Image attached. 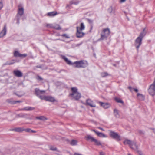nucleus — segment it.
<instances>
[{"label":"nucleus","mask_w":155,"mask_h":155,"mask_svg":"<svg viewBox=\"0 0 155 155\" xmlns=\"http://www.w3.org/2000/svg\"><path fill=\"white\" fill-rule=\"evenodd\" d=\"M112 65H113V66H114V67H118V66H117V65L116 64H112Z\"/></svg>","instance_id":"obj_49"},{"label":"nucleus","mask_w":155,"mask_h":155,"mask_svg":"<svg viewBox=\"0 0 155 155\" xmlns=\"http://www.w3.org/2000/svg\"><path fill=\"white\" fill-rule=\"evenodd\" d=\"M153 132L155 133V129H153Z\"/></svg>","instance_id":"obj_56"},{"label":"nucleus","mask_w":155,"mask_h":155,"mask_svg":"<svg viewBox=\"0 0 155 155\" xmlns=\"http://www.w3.org/2000/svg\"><path fill=\"white\" fill-rule=\"evenodd\" d=\"M31 132L35 133V131L32 130V131H31Z\"/></svg>","instance_id":"obj_59"},{"label":"nucleus","mask_w":155,"mask_h":155,"mask_svg":"<svg viewBox=\"0 0 155 155\" xmlns=\"http://www.w3.org/2000/svg\"><path fill=\"white\" fill-rule=\"evenodd\" d=\"M22 102V101H13V104H16L18 103H21Z\"/></svg>","instance_id":"obj_45"},{"label":"nucleus","mask_w":155,"mask_h":155,"mask_svg":"<svg viewBox=\"0 0 155 155\" xmlns=\"http://www.w3.org/2000/svg\"><path fill=\"white\" fill-rule=\"evenodd\" d=\"M113 9L112 7H110L108 9V11L110 13H112L113 12Z\"/></svg>","instance_id":"obj_41"},{"label":"nucleus","mask_w":155,"mask_h":155,"mask_svg":"<svg viewBox=\"0 0 155 155\" xmlns=\"http://www.w3.org/2000/svg\"><path fill=\"white\" fill-rule=\"evenodd\" d=\"M13 130L17 132H21L24 130V129H23L19 127L15 128L13 129Z\"/></svg>","instance_id":"obj_24"},{"label":"nucleus","mask_w":155,"mask_h":155,"mask_svg":"<svg viewBox=\"0 0 155 155\" xmlns=\"http://www.w3.org/2000/svg\"><path fill=\"white\" fill-rule=\"evenodd\" d=\"M93 131L98 136L101 137H106L107 136L102 133L99 132L94 130H93Z\"/></svg>","instance_id":"obj_14"},{"label":"nucleus","mask_w":155,"mask_h":155,"mask_svg":"<svg viewBox=\"0 0 155 155\" xmlns=\"http://www.w3.org/2000/svg\"><path fill=\"white\" fill-rule=\"evenodd\" d=\"M126 0H120V2H124Z\"/></svg>","instance_id":"obj_54"},{"label":"nucleus","mask_w":155,"mask_h":155,"mask_svg":"<svg viewBox=\"0 0 155 155\" xmlns=\"http://www.w3.org/2000/svg\"><path fill=\"white\" fill-rule=\"evenodd\" d=\"M24 130H25L27 132H31V131H32V130L28 128L26 129H24Z\"/></svg>","instance_id":"obj_46"},{"label":"nucleus","mask_w":155,"mask_h":155,"mask_svg":"<svg viewBox=\"0 0 155 155\" xmlns=\"http://www.w3.org/2000/svg\"><path fill=\"white\" fill-rule=\"evenodd\" d=\"M78 3H79V2H72V4H74L75 5H77V4H78Z\"/></svg>","instance_id":"obj_47"},{"label":"nucleus","mask_w":155,"mask_h":155,"mask_svg":"<svg viewBox=\"0 0 155 155\" xmlns=\"http://www.w3.org/2000/svg\"><path fill=\"white\" fill-rule=\"evenodd\" d=\"M20 54L18 51H15L14 52V55L15 57H20Z\"/></svg>","instance_id":"obj_30"},{"label":"nucleus","mask_w":155,"mask_h":155,"mask_svg":"<svg viewBox=\"0 0 155 155\" xmlns=\"http://www.w3.org/2000/svg\"><path fill=\"white\" fill-rule=\"evenodd\" d=\"M14 63H15V62H7L6 63H5L4 64V65H11L13 64Z\"/></svg>","instance_id":"obj_37"},{"label":"nucleus","mask_w":155,"mask_h":155,"mask_svg":"<svg viewBox=\"0 0 155 155\" xmlns=\"http://www.w3.org/2000/svg\"><path fill=\"white\" fill-rule=\"evenodd\" d=\"M61 36L63 37L66 38H70V37L68 35L66 34H63L61 35Z\"/></svg>","instance_id":"obj_35"},{"label":"nucleus","mask_w":155,"mask_h":155,"mask_svg":"<svg viewBox=\"0 0 155 155\" xmlns=\"http://www.w3.org/2000/svg\"><path fill=\"white\" fill-rule=\"evenodd\" d=\"M15 94L17 96H18L19 97H21V95H19L18 94H17L16 93H15Z\"/></svg>","instance_id":"obj_52"},{"label":"nucleus","mask_w":155,"mask_h":155,"mask_svg":"<svg viewBox=\"0 0 155 155\" xmlns=\"http://www.w3.org/2000/svg\"><path fill=\"white\" fill-rule=\"evenodd\" d=\"M138 132L141 135L143 134H144V131L140 130H139Z\"/></svg>","instance_id":"obj_42"},{"label":"nucleus","mask_w":155,"mask_h":155,"mask_svg":"<svg viewBox=\"0 0 155 155\" xmlns=\"http://www.w3.org/2000/svg\"><path fill=\"white\" fill-rule=\"evenodd\" d=\"M53 28L57 30H59L61 29V28L59 25L57 24H53Z\"/></svg>","instance_id":"obj_19"},{"label":"nucleus","mask_w":155,"mask_h":155,"mask_svg":"<svg viewBox=\"0 0 155 155\" xmlns=\"http://www.w3.org/2000/svg\"><path fill=\"white\" fill-rule=\"evenodd\" d=\"M146 31H145V29L144 28L143 29V31L141 32L139 37H138L137 39H142L144 36L145 35Z\"/></svg>","instance_id":"obj_17"},{"label":"nucleus","mask_w":155,"mask_h":155,"mask_svg":"<svg viewBox=\"0 0 155 155\" xmlns=\"http://www.w3.org/2000/svg\"><path fill=\"white\" fill-rule=\"evenodd\" d=\"M14 75L17 77H21L23 76L22 73L18 70H15L13 71Z\"/></svg>","instance_id":"obj_9"},{"label":"nucleus","mask_w":155,"mask_h":155,"mask_svg":"<svg viewBox=\"0 0 155 155\" xmlns=\"http://www.w3.org/2000/svg\"><path fill=\"white\" fill-rule=\"evenodd\" d=\"M98 103L101 106L105 109L108 108L110 107L109 104L107 103H105L101 102H99Z\"/></svg>","instance_id":"obj_16"},{"label":"nucleus","mask_w":155,"mask_h":155,"mask_svg":"<svg viewBox=\"0 0 155 155\" xmlns=\"http://www.w3.org/2000/svg\"><path fill=\"white\" fill-rule=\"evenodd\" d=\"M37 67L38 68H41V66H37Z\"/></svg>","instance_id":"obj_60"},{"label":"nucleus","mask_w":155,"mask_h":155,"mask_svg":"<svg viewBox=\"0 0 155 155\" xmlns=\"http://www.w3.org/2000/svg\"><path fill=\"white\" fill-rule=\"evenodd\" d=\"M93 142L94 143V144L97 146H101L102 145L100 141L96 139H95Z\"/></svg>","instance_id":"obj_22"},{"label":"nucleus","mask_w":155,"mask_h":155,"mask_svg":"<svg viewBox=\"0 0 155 155\" xmlns=\"http://www.w3.org/2000/svg\"><path fill=\"white\" fill-rule=\"evenodd\" d=\"M62 58L68 64L73 65V67L75 68H84L87 67L88 65L87 62L86 61H77L72 63L70 61L68 60L65 56L62 55Z\"/></svg>","instance_id":"obj_1"},{"label":"nucleus","mask_w":155,"mask_h":155,"mask_svg":"<svg viewBox=\"0 0 155 155\" xmlns=\"http://www.w3.org/2000/svg\"><path fill=\"white\" fill-rule=\"evenodd\" d=\"M92 111L94 113V112H95V110H94V109H93L92 110Z\"/></svg>","instance_id":"obj_58"},{"label":"nucleus","mask_w":155,"mask_h":155,"mask_svg":"<svg viewBox=\"0 0 155 155\" xmlns=\"http://www.w3.org/2000/svg\"><path fill=\"white\" fill-rule=\"evenodd\" d=\"M56 14H57V13L54 12H49L48 13V15L50 16H54Z\"/></svg>","instance_id":"obj_27"},{"label":"nucleus","mask_w":155,"mask_h":155,"mask_svg":"<svg viewBox=\"0 0 155 155\" xmlns=\"http://www.w3.org/2000/svg\"><path fill=\"white\" fill-rule=\"evenodd\" d=\"M35 94L38 97L41 94H42L43 92H45V91L44 90H40L38 88H36L35 90Z\"/></svg>","instance_id":"obj_15"},{"label":"nucleus","mask_w":155,"mask_h":155,"mask_svg":"<svg viewBox=\"0 0 155 155\" xmlns=\"http://www.w3.org/2000/svg\"><path fill=\"white\" fill-rule=\"evenodd\" d=\"M117 64L118 65L119 63V61L117 62Z\"/></svg>","instance_id":"obj_62"},{"label":"nucleus","mask_w":155,"mask_h":155,"mask_svg":"<svg viewBox=\"0 0 155 155\" xmlns=\"http://www.w3.org/2000/svg\"><path fill=\"white\" fill-rule=\"evenodd\" d=\"M20 110H25L24 109V108H21Z\"/></svg>","instance_id":"obj_57"},{"label":"nucleus","mask_w":155,"mask_h":155,"mask_svg":"<svg viewBox=\"0 0 155 155\" xmlns=\"http://www.w3.org/2000/svg\"><path fill=\"white\" fill-rule=\"evenodd\" d=\"M134 90L136 92H138V90L136 88H134Z\"/></svg>","instance_id":"obj_48"},{"label":"nucleus","mask_w":155,"mask_h":155,"mask_svg":"<svg viewBox=\"0 0 155 155\" xmlns=\"http://www.w3.org/2000/svg\"><path fill=\"white\" fill-rule=\"evenodd\" d=\"M36 79L37 80L40 81L43 80V78H42L41 76L39 75L37 76Z\"/></svg>","instance_id":"obj_36"},{"label":"nucleus","mask_w":155,"mask_h":155,"mask_svg":"<svg viewBox=\"0 0 155 155\" xmlns=\"http://www.w3.org/2000/svg\"><path fill=\"white\" fill-rule=\"evenodd\" d=\"M3 5L2 1H0V10L3 7Z\"/></svg>","instance_id":"obj_44"},{"label":"nucleus","mask_w":155,"mask_h":155,"mask_svg":"<svg viewBox=\"0 0 155 155\" xmlns=\"http://www.w3.org/2000/svg\"><path fill=\"white\" fill-rule=\"evenodd\" d=\"M108 75V74L107 72H102L101 73V76L102 77H104Z\"/></svg>","instance_id":"obj_33"},{"label":"nucleus","mask_w":155,"mask_h":155,"mask_svg":"<svg viewBox=\"0 0 155 155\" xmlns=\"http://www.w3.org/2000/svg\"><path fill=\"white\" fill-rule=\"evenodd\" d=\"M63 41H66V42H69L70 41H68V42L66 41H65V40H64V39H63Z\"/></svg>","instance_id":"obj_61"},{"label":"nucleus","mask_w":155,"mask_h":155,"mask_svg":"<svg viewBox=\"0 0 155 155\" xmlns=\"http://www.w3.org/2000/svg\"><path fill=\"white\" fill-rule=\"evenodd\" d=\"M53 25L51 24H48L46 25V26L48 28H53Z\"/></svg>","instance_id":"obj_40"},{"label":"nucleus","mask_w":155,"mask_h":155,"mask_svg":"<svg viewBox=\"0 0 155 155\" xmlns=\"http://www.w3.org/2000/svg\"><path fill=\"white\" fill-rule=\"evenodd\" d=\"M100 155H105L103 152H101L100 153Z\"/></svg>","instance_id":"obj_51"},{"label":"nucleus","mask_w":155,"mask_h":155,"mask_svg":"<svg viewBox=\"0 0 155 155\" xmlns=\"http://www.w3.org/2000/svg\"><path fill=\"white\" fill-rule=\"evenodd\" d=\"M110 33V30L108 28L104 29L101 34V38L102 39L107 38Z\"/></svg>","instance_id":"obj_4"},{"label":"nucleus","mask_w":155,"mask_h":155,"mask_svg":"<svg viewBox=\"0 0 155 155\" xmlns=\"http://www.w3.org/2000/svg\"><path fill=\"white\" fill-rule=\"evenodd\" d=\"M85 26L84 25V23H81V24L80 27L79 28V30H82L84 29Z\"/></svg>","instance_id":"obj_32"},{"label":"nucleus","mask_w":155,"mask_h":155,"mask_svg":"<svg viewBox=\"0 0 155 155\" xmlns=\"http://www.w3.org/2000/svg\"><path fill=\"white\" fill-rule=\"evenodd\" d=\"M114 115H115V116L116 117H117V118L119 117L120 116L118 114V110L116 109H115L114 110Z\"/></svg>","instance_id":"obj_28"},{"label":"nucleus","mask_w":155,"mask_h":155,"mask_svg":"<svg viewBox=\"0 0 155 155\" xmlns=\"http://www.w3.org/2000/svg\"><path fill=\"white\" fill-rule=\"evenodd\" d=\"M85 138L86 140L88 141L93 142L95 139V138L90 135H87L86 136H85Z\"/></svg>","instance_id":"obj_13"},{"label":"nucleus","mask_w":155,"mask_h":155,"mask_svg":"<svg viewBox=\"0 0 155 155\" xmlns=\"http://www.w3.org/2000/svg\"><path fill=\"white\" fill-rule=\"evenodd\" d=\"M128 88L131 91V89H133L134 88H132L131 87L129 86L128 87Z\"/></svg>","instance_id":"obj_50"},{"label":"nucleus","mask_w":155,"mask_h":155,"mask_svg":"<svg viewBox=\"0 0 155 155\" xmlns=\"http://www.w3.org/2000/svg\"><path fill=\"white\" fill-rule=\"evenodd\" d=\"M124 145L128 144L133 149H138V146L135 142L132 141L128 139H125L123 142Z\"/></svg>","instance_id":"obj_2"},{"label":"nucleus","mask_w":155,"mask_h":155,"mask_svg":"<svg viewBox=\"0 0 155 155\" xmlns=\"http://www.w3.org/2000/svg\"><path fill=\"white\" fill-rule=\"evenodd\" d=\"M148 91L150 95L152 96H154L155 95V86L153 84H151L150 86Z\"/></svg>","instance_id":"obj_6"},{"label":"nucleus","mask_w":155,"mask_h":155,"mask_svg":"<svg viewBox=\"0 0 155 155\" xmlns=\"http://www.w3.org/2000/svg\"><path fill=\"white\" fill-rule=\"evenodd\" d=\"M27 54H20V57L25 58L27 56Z\"/></svg>","instance_id":"obj_43"},{"label":"nucleus","mask_w":155,"mask_h":155,"mask_svg":"<svg viewBox=\"0 0 155 155\" xmlns=\"http://www.w3.org/2000/svg\"><path fill=\"white\" fill-rule=\"evenodd\" d=\"M78 142L74 140H72L70 143V144L72 146L76 145L77 144Z\"/></svg>","instance_id":"obj_25"},{"label":"nucleus","mask_w":155,"mask_h":155,"mask_svg":"<svg viewBox=\"0 0 155 155\" xmlns=\"http://www.w3.org/2000/svg\"><path fill=\"white\" fill-rule=\"evenodd\" d=\"M74 155H82L80 154L77 153H75L74 154Z\"/></svg>","instance_id":"obj_55"},{"label":"nucleus","mask_w":155,"mask_h":155,"mask_svg":"<svg viewBox=\"0 0 155 155\" xmlns=\"http://www.w3.org/2000/svg\"><path fill=\"white\" fill-rule=\"evenodd\" d=\"M133 90H134V89H131V91H130L132 92Z\"/></svg>","instance_id":"obj_63"},{"label":"nucleus","mask_w":155,"mask_h":155,"mask_svg":"<svg viewBox=\"0 0 155 155\" xmlns=\"http://www.w3.org/2000/svg\"><path fill=\"white\" fill-rule=\"evenodd\" d=\"M46 101H48L50 102H54L55 101L54 98L51 96H46Z\"/></svg>","instance_id":"obj_18"},{"label":"nucleus","mask_w":155,"mask_h":155,"mask_svg":"<svg viewBox=\"0 0 155 155\" xmlns=\"http://www.w3.org/2000/svg\"><path fill=\"white\" fill-rule=\"evenodd\" d=\"M40 98L41 100H46V96H43L40 95L38 97Z\"/></svg>","instance_id":"obj_34"},{"label":"nucleus","mask_w":155,"mask_h":155,"mask_svg":"<svg viewBox=\"0 0 155 155\" xmlns=\"http://www.w3.org/2000/svg\"><path fill=\"white\" fill-rule=\"evenodd\" d=\"M70 95L75 100H79L81 97V94L78 92L74 94L71 93Z\"/></svg>","instance_id":"obj_8"},{"label":"nucleus","mask_w":155,"mask_h":155,"mask_svg":"<svg viewBox=\"0 0 155 155\" xmlns=\"http://www.w3.org/2000/svg\"><path fill=\"white\" fill-rule=\"evenodd\" d=\"M17 116L21 117H26L27 116V114H25L21 113L17 115Z\"/></svg>","instance_id":"obj_23"},{"label":"nucleus","mask_w":155,"mask_h":155,"mask_svg":"<svg viewBox=\"0 0 155 155\" xmlns=\"http://www.w3.org/2000/svg\"><path fill=\"white\" fill-rule=\"evenodd\" d=\"M24 13V9L23 7L21 5H18V13L17 15V23L18 24H19V18L18 17L19 16H21Z\"/></svg>","instance_id":"obj_3"},{"label":"nucleus","mask_w":155,"mask_h":155,"mask_svg":"<svg viewBox=\"0 0 155 155\" xmlns=\"http://www.w3.org/2000/svg\"><path fill=\"white\" fill-rule=\"evenodd\" d=\"M36 119L42 120H47V118H46L45 117L42 116L38 117H36Z\"/></svg>","instance_id":"obj_26"},{"label":"nucleus","mask_w":155,"mask_h":155,"mask_svg":"<svg viewBox=\"0 0 155 155\" xmlns=\"http://www.w3.org/2000/svg\"><path fill=\"white\" fill-rule=\"evenodd\" d=\"M71 90L72 92V93L74 94L78 92H77L78 89L76 87H72L71 88Z\"/></svg>","instance_id":"obj_29"},{"label":"nucleus","mask_w":155,"mask_h":155,"mask_svg":"<svg viewBox=\"0 0 155 155\" xmlns=\"http://www.w3.org/2000/svg\"><path fill=\"white\" fill-rule=\"evenodd\" d=\"M137 97H138L139 99L140 100H143L144 99V97L142 94L138 93L137 95Z\"/></svg>","instance_id":"obj_21"},{"label":"nucleus","mask_w":155,"mask_h":155,"mask_svg":"<svg viewBox=\"0 0 155 155\" xmlns=\"http://www.w3.org/2000/svg\"><path fill=\"white\" fill-rule=\"evenodd\" d=\"M25 110L32 111L35 109V108L30 107H26L24 108Z\"/></svg>","instance_id":"obj_20"},{"label":"nucleus","mask_w":155,"mask_h":155,"mask_svg":"<svg viewBox=\"0 0 155 155\" xmlns=\"http://www.w3.org/2000/svg\"><path fill=\"white\" fill-rule=\"evenodd\" d=\"M99 128L101 130H102V131H104V129L103 128H102L101 127H99Z\"/></svg>","instance_id":"obj_53"},{"label":"nucleus","mask_w":155,"mask_h":155,"mask_svg":"<svg viewBox=\"0 0 155 155\" xmlns=\"http://www.w3.org/2000/svg\"><path fill=\"white\" fill-rule=\"evenodd\" d=\"M136 150H137V152L139 154V155H144L143 153L141 151L138 150V149Z\"/></svg>","instance_id":"obj_39"},{"label":"nucleus","mask_w":155,"mask_h":155,"mask_svg":"<svg viewBox=\"0 0 155 155\" xmlns=\"http://www.w3.org/2000/svg\"><path fill=\"white\" fill-rule=\"evenodd\" d=\"M115 100L118 103H121L122 104H123L124 103L122 100L118 98H115Z\"/></svg>","instance_id":"obj_31"},{"label":"nucleus","mask_w":155,"mask_h":155,"mask_svg":"<svg viewBox=\"0 0 155 155\" xmlns=\"http://www.w3.org/2000/svg\"><path fill=\"white\" fill-rule=\"evenodd\" d=\"M142 39H136L135 41V45L137 50L142 44Z\"/></svg>","instance_id":"obj_11"},{"label":"nucleus","mask_w":155,"mask_h":155,"mask_svg":"<svg viewBox=\"0 0 155 155\" xmlns=\"http://www.w3.org/2000/svg\"><path fill=\"white\" fill-rule=\"evenodd\" d=\"M85 105H88L91 107H96V105L93 104V102L90 99H88L86 100V102L83 103Z\"/></svg>","instance_id":"obj_7"},{"label":"nucleus","mask_w":155,"mask_h":155,"mask_svg":"<svg viewBox=\"0 0 155 155\" xmlns=\"http://www.w3.org/2000/svg\"><path fill=\"white\" fill-rule=\"evenodd\" d=\"M110 136L114 139H116L117 141H119L121 140L120 136L116 132L110 131L109 134Z\"/></svg>","instance_id":"obj_5"},{"label":"nucleus","mask_w":155,"mask_h":155,"mask_svg":"<svg viewBox=\"0 0 155 155\" xmlns=\"http://www.w3.org/2000/svg\"><path fill=\"white\" fill-rule=\"evenodd\" d=\"M50 149L53 151H56L57 150V148L53 146H51L50 147Z\"/></svg>","instance_id":"obj_38"},{"label":"nucleus","mask_w":155,"mask_h":155,"mask_svg":"<svg viewBox=\"0 0 155 155\" xmlns=\"http://www.w3.org/2000/svg\"><path fill=\"white\" fill-rule=\"evenodd\" d=\"M77 32L76 33V36L77 38H80L83 36L84 34L81 31L82 30H79V27H76Z\"/></svg>","instance_id":"obj_10"},{"label":"nucleus","mask_w":155,"mask_h":155,"mask_svg":"<svg viewBox=\"0 0 155 155\" xmlns=\"http://www.w3.org/2000/svg\"><path fill=\"white\" fill-rule=\"evenodd\" d=\"M7 29L6 25H5L3 28V29L2 31L0 33V38H2L5 36L6 34Z\"/></svg>","instance_id":"obj_12"}]
</instances>
